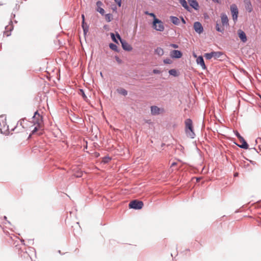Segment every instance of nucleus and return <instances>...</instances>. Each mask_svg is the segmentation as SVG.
Returning a JSON list of instances; mask_svg holds the SVG:
<instances>
[{"mask_svg":"<svg viewBox=\"0 0 261 261\" xmlns=\"http://www.w3.org/2000/svg\"><path fill=\"white\" fill-rule=\"evenodd\" d=\"M119 92L124 96H126L127 94V91L124 89H121Z\"/></svg>","mask_w":261,"mask_h":261,"instance_id":"cd10ccee","label":"nucleus"},{"mask_svg":"<svg viewBox=\"0 0 261 261\" xmlns=\"http://www.w3.org/2000/svg\"><path fill=\"white\" fill-rule=\"evenodd\" d=\"M38 127H39V126H37H37H36L34 127V129L32 130V133H34L35 132H37V130H38Z\"/></svg>","mask_w":261,"mask_h":261,"instance_id":"58836bf2","label":"nucleus"},{"mask_svg":"<svg viewBox=\"0 0 261 261\" xmlns=\"http://www.w3.org/2000/svg\"><path fill=\"white\" fill-rule=\"evenodd\" d=\"M152 27L156 31L163 32L165 27L163 22L158 18L153 19Z\"/></svg>","mask_w":261,"mask_h":261,"instance_id":"f03ea898","label":"nucleus"},{"mask_svg":"<svg viewBox=\"0 0 261 261\" xmlns=\"http://www.w3.org/2000/svg\"><path fill=\"white\" fill-rule=\"evenodd\" d=\"M105 18L107 22H110L112 19V15L111 14H107L105 15Z\"/></svg>","mask_w":261,"mask_h":261,"instance_id":"a878e982","label":"nucleus"},{"mask_svg":"<svg viewBox=\"0 0 261 261\" xmlns=\"http://www.w3.org/2000/svg\"><path fill=\"white\" fill-rule=\"evenodd\" d=\"M116 60L117 62L119 63H121L122 62V61L121 59H120L118 57H115Z\"/></svg>","mask_w":261,"mask_h":261,"instance_id":"4c0bfd02","label":"nucleus"},{"mask_svg":"<svg viewBox=\"0 0 261 261\" xmlns=\"http://www.w3.org/2000/svg\"><path fill=\"white\" fill-rule=\"evenodd\" d=\"M221 19L222 25L223 26L228 25V19L227 16L225 13H222L221 15Z\"/></svg>","mask_w":261,"mask_h":261,"instance_id":"2eb2a0df","label":"nucleus"},{"mask_svg":"<svg viewBox=\"0 0 261 261\" xmlns=\"http://www.w3.org/2000/svg\"><path fill=\"white\" fill-rule=\"evenodd\" d=\"M238 34L239 37L240 38V39L243 42L245 43L247 41V37H246L245 33L243 31H242L241 29H239L238 31Z\"/></svg>","mask_w":261,"mask_h":261,"instance_id":"9d476101","label":"nucleus"},{"mask_svg":"<svg viewBox=\"0 0 261 261\" xmlns=\"http://www.w3.org/2000/svg\"><path fill=\"white\" fill-rule=\"evenodd\" d=\"M109 47L112 50L115 51L116 52H119V50L118 49V47L116 44H115L114 43H110L109 44Z\"/></svg>","mask_w":261,"mask_h":261,"instance_id":"5701e85b","label":"nucleus"},{"mask_svg":"<svg viewBox=\"0 0 261 261\" xmlns=\"http://www.w3.org/2000/svg\"><path fill=\"white\" fill-rule=\"evenodd\" d=\"M25 120V119H22V120H20L19 121H18L17 124H18L19 123H20V124L22 126V127H24V125L22 124V122H24Z\"/></svg>","mask_w":261,"mask_h":261,"instance_id":"f704fd0d","label":"nucleus"},{"mask_svg":"<svg viewBox=\"0 0 261 261\" xmlns=\"http://www.w3.org/2000/svg\"><path fill=\"white\" fill-rule=\"evenodd\" d=\"M222 55V53L220 51H212L210 53H206L204 55V57L207 60H210L212 58H214L217 59L221 57Z\"/></svg>","mask_w":261,"mask_h":261,"instance_id":"423d86ee","label":"nucleus"},{"mask_svg":"<svg viewBox=\"0 0 261 261\" xmlns=\"http://www.w3.org/2000/svg\"><path fill=\"white\" fill-rule=\"evenodd\" d=\"M102 5V3L100 1H98L96 2V5L98 8L100 7V6Z\"/></svg>","mask_w":261,"mask_h":261,"instance_id":"c9c22d12","label":"nucleus"},{"mask_svg":"<svg viewBox=\"0 0 261 261\" xmlns=\"http://www.w3.org/2000/svg\"><path fill=\"white\" fill-rule=\"evenodd\" d=\"M150 15L151 16H153V19L156 18V17H155V15L153 13H150Z\"/></svg>","mask_w":261,"mask_h":261,"instance_id":"79ce46f5","label":"nucleus"},{"mask_svg":"<svg viewBox=\"0 0 261 261\" xmlns=\"http://www.w3.org/2000/svg\"><path fill=\"white\" fill-rule=\"evenodd\" d=\"M154 53L155 54L158 55L159 56H162L164 55V50L161 47H157L155 50Z\"/></svg>","mask_w":261,"mask_h":261,"instance_id":"aec40b11","label":"nucleus"},{"mask_svg":"<svg viewBox=\"0 0 261 261\" xmlns=\"http://www.w3.org/2000/svg\"><path fill=\"white\" fill-rule=\"evenodd\" d=\"M193 56L195 57V58H197V55L195 54H193Z\"/></svg>","mask_w":261,"mask_h":261,"instance_id":"49530a36","label":"nucleus"},{"mask_svg":"<svg viewBox=\"0 0 261 261\" xmlns=\"http://www.w3.org/2000/svg\"><path fill=\"white\" fill-rule=\"evenodd\" d=\"M234 133L236 135V136L240 140L241 138H242L243 137L241 136V135L239 134V133L237 130H234Z\"/></svg>","mask_w":261,"mask_h":261,"instance_id":"7c9ffc66","label":"nucleus"},{"mask_svg":"<svg viewBox=\"0 0 261 261\" xmlns=\"http://www.w3.org/2000/svg\"><path fill=\"white\" fill-rule=\"evenodd\" d=\"M185 132L187 137L193 139L195 136L194 132L193 122L191 119H187L185 122Z\"/></svg>","mask_w":261,"mask_h":261,"instance_id":"f257e3e1","label":"nucleus"},{"mask_svg":"<svg viewBox=\"0 0 261 261\" xmlns=\"http://www.w3.org/2000/svg\"><path fill=\"white\" fill-rule=\"evenodd\" d=\"M196 63L201 67L202 69H206V67L202 56H200L197 58Z\"/></svg>","mask_w":261,"mask_h":261,"instance_id":"9b49d317","label":"nucleus"},{"mask_svg":"<svg viewBox=\"0 0 261 261\" xmlns=\"http://www.w3.org/2000/svg\"><path fill=\"white\" fill-rule=\"evenodd\" d=\"M239 140L242 143V144H241V145L237 144V145L239 147H240L241 148L245 149H247L248 148V145L243 137L241 138Z\"/></svg>","mask_w":261,"mask_h":261,"instance_id":"dca6fc26","label":"nucleus"},{"mask_svg":"<svg viewBox=\"0 0 261 261\" xmlns=\"http://www.w3.org/2000/svg\"><path fill=\"white\" fill-rule=\"evenodd\" d=\"M193 27L195 31L199 34H200L203 31L202 24L198 21L194 22Z\"/></svg>","mask_w":261,"mask_h":261,"instance_id":"1a4fd4ad","label":"nucleus"},{"mask_svg":"<svg viewBox=\"0 0 261 261\" xmlns=\"http://www.w3.org/2000/svg\"><path fill=\"white\" fill-rule=\"evenodd\" d=\"M81 92L82 93V96H83V98H86L87 97H86V95H85V93H84V91H83V90H82V89H81Z\"/></svg>","mask_w":261,"mask_h":261,"instance_id":"ea45409f","label":"nucleus"},{"mask_svg":"<svg viewBox=\"0 0 261 261\" xmlns=\"http://www.w3.org/2000/svg\"><path fill=\"white\" fill-rule=\"evenodd\" d=\"M111 38L114 42H116V43H118L117 40L116 39V38L115 37L114 34L111 33Z\"/></svg>","mask_w":261,"mask_h":261,"instance_id":"2f4dec72","label":"nucleus"},{"mask_svg":"<svg viewBox=\"0 0 261 261\" xmlns=\"http://www.w3.org/2000/svg\"><path fill=\"white\" fill-rule=\"evenodd\" d=\"M115 3L118 5L119 7H121V0H114Z\"/></svg>","mask_w":261,"mask_h":261,"instance_id":"473e14b6","label":"nucleus"},{"mask_svg":"<svg viewBox=\"0 0 261 261\" xmlns=\"http://www.w3.org/2000/svg\"><path fill=\"white\" fill-rule=\"evenodd\" d=\"M169 73L170 75H173L174 76H177V71L174 69H170L169 71Z\"/></svg>","mask_w":261,"mask_h":261,"instance_id":"393cba45","label":"nucleus"},{"mask_svg":"<svg viewBox=\"0 0 261 261\" xmlns=\"http://www.w3.org/2000/svg\"><path fill=\"white\" fill-rule=\"evenodd\" d=\"M216 29L218 32L223 33L224 31V28L223 27H220L218 23H216Z\"/></svg>","mask_w":261,"mask_h":261,"instance_id":"b1692460","label":"nucleus"},{"mask_svg":"<svg viewBox=\"0 0 261 261\" xmlns=\"http://www.w3.org/2000/svg\"><path fill=\"white\" fill-rule=\"evenodd\" d=\"M143 206V202L141 201L134 200L130 202L129 203V207L130 208L135 210H140L142 208Z\"/></svg>","mask_w":261,"mask_h":261,"instance_id":"20e7f679","label":"nucleus"},{"mask_svg":"<svg viewBox=\"0 0 261 261\" xmlns=\"http://www.w3.org/2000/svg\"><path fill=\"white\" fill-rule=\"evenodd\" d=\"M212 1L217 3H220V2H221L220 0H212Z\"/></svg>","mask_w":261,"mask_h":261,"instance_id":"37998d69","label":"nucleus"},{"mask_svg":"<svg viewBox=\"0 0 261 261\" xmlns=\"http://www.w3.org/2000/svg\"><path fill=\"white\" fill-rule=\"evenodd\" d=\"M246 10L249 13L253 10L252 6L250 0H244Z\"/></svg>","mask_w":261,"mask_h":261,"instance_id":"4468645a","label":"nucleus"},{"mask_svg":"<svg viewBox=\"0 0 261 261\" xmlns=\"http://www.w3.org/2000/svg\"><path fill=\"white\" fill-rule=\"evenodd\" d=\"M170 20L172 22V23L175 25H178L180 23L179 19L176 16H170Z\"/></svg>","mask_w":261,"mask_h":261,"instance_id":"6ab92c4d","label":"nucleus"},{"mask_svg":"<svg viewBox=\"0 0 261 261\" xmlns=\"http://www.w3.org/2000/svg\"><path fill=\"white\" fill-rule=\"evenodd\" d=\"M8 129V126L6 123V118L5 116H0V132L3 134Z\"/></svg>","mask_w":261,"mask_h":261,"instance_id":"7ed1b4c3","label":"nucleus"},{"mask_svg":"<svg viewBox=\"0 0 261 261\" xmlns=\"http://www.w3.org/2000/svg\"><path fill=\"white\" fill-rule=\"evenodd\" d=\"M164 63L165 64H170L172 63V61L170 59L167 58L164 60Z\"/></svg>","mask_w":261,"mask_h":261,"instance_id":"c756f323","label":"nucleus"},{"mask_svg":"<svg viewBox=\"0 0 261 261\" xmlns=\"http://www.w3.org/2000/svg\"><path fill=\"white\" fill-rule=\"evenodd\" d=\"M4 218H5V219H7V217H6V216H5V217H4Z\"/></svg>","mask_w":261,"mask_h":261,"instance_id":"de8ad7c7","label":"nucleus"},{"mask_svg":"<svg viewBox=\"0 0 261 261\" xmlns=\"http://www.w3.org/2000/svg\"><path fill=\"white\" fill-rule=\"evenodd\" d=\"M33 122L34 123V124H36L39 127L40 125L42 123V117L38 113L37 111L35 112L34 115L33 117Z\"/></svg>","mask_w":261,"mask_h":261,"instance_id":"0eeeda50","label":"nucleus"},{"mask_svg":"<svg viewBox=\"0 0 261 261\" xmlns=\"http://www.w3.org/2000/svg\"><path fill=\"white\" fill-rule=\"evenodd\" d=\"M82 26L83 29V31L85 34H86L88 32L89 27L88 25L85 23V21H82Z\"/></svg>","mask_w":261,"mask_h":261,"instance_id":"4be33fe9","label":"nucleus"},{"mask_svg":"<svg viewBox=\"0 0 261 261\" xmlns=\"http://www.w3.org/2000/svg\"><path fill=\"white\" fill-rule=\"evenodd\" d=\"M97 11L101 15H103L105 13V10L103 8L101 7L97 8Z\"/></svg>","mask_w":261,"mask_h":261,"instance_id":"c85d7f7f","label":"nucleus"},{"mask_svg":"<svg viewBox=\"0 0 261 261\" xmlns=\"http://www.w3.org/2000/svg\"><path fill=\"white\" fill-rule=\"evenodd\" d=\"M151 113L153 115H156L160 113L161 111H163V109H161L157 106H153L150 108Z\"/></svg>","mask_w":261,"mask_h":261,"instance_id":"f8f14e48","label":"nucleus"},{"mask_svg":"<svg viewBox=\"0 0 261 261\" xmlns=\"http://www.w3.org/2000/svg\"><path fill=\"white\" fill-rule=\"evenodd\" d=\"M111 160V158L109 156H106L102 159V162L104 163H107Z\"/></svg>","mask_w":261,"mask_h":261,"instance_id":"bb28decb","label":"nucleus"},{"mask_svg":"<svg viewBox=\"0 0 261 261\" xmlns=\"http://www.w3.org/2000/svg\"><path fill=\"white\" fill-rule=\"evenodd\" d=\"M179 2L185 9L189 11V7L186 0H179Z\"/></svg>","mask_w":261,"mask_h":261,"instance_id":"412c9836","label":"nucleus"},{"mask_svg":"<svg viewBox=\"0 0 261 261\" xmlns=\"http://www.w3.org/2000/svg\"><path fill=\"white\" fill-rule=\"evenodd\" d=\"M176 164V163H175V162H174V163H172V164H171V167H172V166H174V165H175Z\"/></svg>","mask_w":261,"mask_h":261,"instance_id":"a18cd8bd","label":"nucleus"},{"mask_svg":"<svg viewBox=\"0 0 261 261\" xmlns=\"http://www.w3.org/2000/svg\"><path fill=\"white\" fill-rule=\"evenodd\" d=\"M230 11L232 14V19L235 21L238 19L239 13L237 6L236 4H232L230 6Z\"/></svg>","mask_w":261,"mask_h":261,"instance_id":"6e6552de","label":"nucleus"},{"mask_svg":"<svg viewBox=\"0 0 261 261\" xmlns=\"http://www.w3.org/2000/svg\"><path fill=\"white\" fill-rule=\"evenodd\" d=\"M170 46L171 47H172L174 48H177L178 47V45H177V44H171L170 45Z\"/></svg>","mask_w":261,"mask_h":261,"instance_id":"e433bc0d","label":"nucleus"},{"mask_svg":"<svg viewBox=\"0 0 261 261\" xmlns=\"http://www.w3.org/2000/svg\"><path fill=\"white\" fill-rule=\"evenodd\" d=\"M190 6L195 10H198L199 8V4L196 0H188Z\"/></svg>","mask_w":261,"mask_h":261,"instance_id":"f3484780","label":"nucleus"},{"mask_svg":"<svg viewBox=\"0 0 261 261\" xmlns=\"http://www.w3.org/2000/svg\"><path fill=\"white\" fill-rule=\"evenodd\" d=\"M152 72L154 74H160L161 73V71L156 69H153Z\"/></svg>","mask_w":261,"mask_h":261,"instance_id":"72a5a7b5","label":"nucleus"},{"mask_svg":"<svg viewBox=\"0 0 261 261\" xmlns=\"http://www.w3.org/2000/svg\"><path fill=\"white\" fill-rule=\"evenodd\" d=\"M13 28L12 25H7L5 27V31L4 32V34L8 37L10 36L11 33L10 32L13 30Z\"/></svg>","mask_w":261,"mask_h":261,"instance_id":"a211bd4d","label":"nucleus"},{"mask_svg":"<svg viewBox=\"0 0 261 261\" xmlns=\"http://www.w3.org/2000/svg\"><path fill=\"white\" fill-rule=\"evenodd\" d=\"M117 38L120 40L123 49L126 51H131L133 49L132 47L125 40L121 39L118 33L116 34Z\"/></svg>","mask_w":261,"mask_h":261,"instance_id":"39448f33","label":"nucleus"},{"mask_svg":"<svg viewBox=\"0 0 261 261\" xmlns=\"http://www.w3.org/2000/svg\"><path fill=\"white\" fill-rule=\"evenodd\" d=\"M180 18H181V22L185 24L186 23V22L185 20L184 19V18H183V17H181Z\"/></svg>","mask_w":261,"mask_h":261,"instance_id":"a19ab883","label":"nucleus"},{"mask_svg":"<svg viewBox=\"0 0 261 261\" xmlns=\"http://www.w3.org/2000/svg\"><path fill=\"white\" fill-rule=\"evenodd\" d=\"M82 17L83 21H84V22L85 21V16H84V14L82 15Z\"/></svg>","mask_w":261,"mask_h":261,"instance_id":"c03bdc74","label":"nucleus"},{"mask_svg":"<svg viewBox=\"0 0 261 261\" xmlns=\"http://www.w3.org/2000/svg\"><path fill=\"white\" fill-rule=\"evenodd\" d=\"M170 56L173 58H180L182 56V53L178 50H173L170 53Z\"/></svg>","mask_w":261,"mask_h":261,"instance_id":"ddd939ff","label":"nucleus"}]
</instances>
